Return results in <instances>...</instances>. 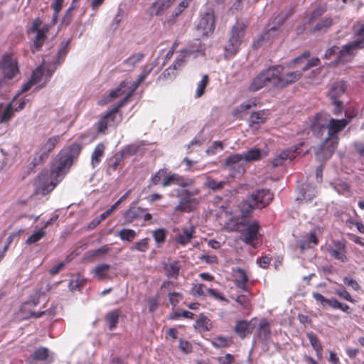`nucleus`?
<instances>
[{
  "mask_svg": "<svg viewBox=\"0 0 364 364\" xmlns=\"http://www.w3.org/2000/svg\"><path fill=\"white\" fill-rule=\"evenodd\" d=\"M166 177V169H159L150 179V186L158 184L162 178Z\"/></svg>",
  "mask_w": 364,
  "mask_h": 364,
  "instance_id": "nucleus-46",
  "label": "nucleus"
},
{
  "mask_svg": "<svg viewBox=\"0 0 364 364\" xmlns=\"http://www.w3.org/2000/svg\"><path fill=\"white\" fill-rule=\"evenodd\" d=\"M245 162L240 154H235L227 158L225 167L229 171L232 177H240L245 171Z\"/></svg>",
  "mask_w": 364,
  "mask_h": 364,
  "instance_id": "nucleus-13",
  "label": "nucleus"
},
{
  "mask_svg": "<svg viewBox=\"0 0 364 364\" xmlns=\"http://www.w3.org/2000/svg\"><path fill=\"white\" fill-rule=\"evenodd\" d=\"M245 162H251L260 160L267 155L263 150L258 148H252L242 154H240Z\"/></svg>",
  "mask_w": 364,
  "mask_h": 364,
  "instance_id": "nucleus-21",
  "label": "nucleus"
},
{
  "mask_svg": "<svg viewBox=\"0 0 364 364\" xmlns=\"http://www.w3.org/2000/svg\"><path fill=\"white\" fill-rule=\"evenodd\" d=\"M316 193V190L315 187L307 185L306 189L303 192V198L306 200H311Z\"/></svg>",
  "mask_w": 364,
  "mask_h": 364,
  "instance_id": "nucleus-54",
  "label": "nucleus"
},
{
  "mask_svg": "<svg viewBox=\"0 0 364 364\" xmlns=\"http://www.w3.org/2000/svg\"><path fill=\"white\" fill-rule=\"evenodd\" d=\"M196 326L200 331H208L211 328V322L205 316H201L196 322Z\"/></svg>",
  "mask_w": 364,
  "mask_h": 364,
  "instance_id": "nucleus-43",
  "label": "nucleus"
},
{
  "mask_svg": "<svg viewBox=\"0 0 364 364\" xmlns=\"http://www.w3.org/2000/svg\"><path fill=\"white\" fill-rule=\"evenodd\" d=\"M105 150V146L102 143H99L95 146L91 156V165L93 168H96L99 165L101 161V159L104 156Z\"/></svg>",
  "mask_w": 364,
  "mask_h": 364,
  "instance_id": "nucleus-25",
  "label": "nucleus"
},
{
  "mask_svg": "<svg viewBox=\"0 0 364 364\" xmlns=\"http://www.w3.org/2000/svg\"><path fill=\"white\" fill-rule=\"evenodd\" d=\"M346 91V85L343 81L336 82L333 84L328 92V96L331 100H338V98L344 94Z\"/></svg>",
  "mask_w": 364,
  "mask_h": 364,
  "instance_id": "nucleus-26",
  "label": "nucleus"
},
{
  "mask_svg": "<svg viewBox=\"0 0 364 364\" xmlns=\"http://www.w3.org/2000/svg\"><path fill=\"white\" fill-rule=\"evenodd\" d=\"M198 202L196 199L190 197L182 199L176 206V211L190 212L196 207Z\"/></svg>",
  "mask_w": 364,
  "mask_h": 364,
  "instance_id": "nucleus-24",
  "label": "nucleus"
},
{
  "mask_svg": "<svg viewBox=\"0 0 364 364\" xmlns=\"http://www.w3.org/2000/svg\"><path fill=\"white\" fill-rule=\"evenodd\" d=\"M111 251V249L107 245H103L101 247L88 251L86 254L88 257L93 258L102 255H105Z\"/></svg>",
  "mask_w": 364,
  "mask_h": 364,
  "instance_id": "nucleus-40",
  "label": "nucleus"
},
{
  "mask_svg": "<svg viewBox=\"0 0 364 364\" xmlns=\"http://www.w3.org/2000/svg\"><path fill=\"white\" fill-rule=\"evenodd\" d=\"M110 269V265L107 264H100L96 266L92 271L94 276L99 279H105L108 278V272Z\"/></svg>",
  "mask_w": 364,
  "mask_h": 364,
  "instance_id": "nucleus-28",
  "label": "nucleus"
},
{
  "mask_svg": "<svg viewBox=\"0 0 364 364\" xmlns=\"http://www.w3.org/2000/svg\"><path fill=\"white\" fill-rule=\"evenodd\" d=\"M215 28V16L212 8H208L201 13L200 20L196 26V31L202 37H210Z\"/></svg>",
  "mask_w": 364,
  "mask_h": 364,
  "instance_id": "nucleus-9",
  "label": "nucleus"
},
{
  "mask_svg": "<svg viewBox=\"0 0 364 364\" xmlns=\"http://www.w3.org/2000/svg\"><path fill=\"white\" fill-rule=\"evenodd\" d=\"M233 282L235 286L243 291H248L247 282L248 277L244 269L235 268L232 269Z\"/></svg>",
  "mask_w": 364,
  "mask_h": 364,
  "instance_id": "nucleus-18",
  "label": "nucleus"
},
{
  "mask_svg": "<svg viewBox=\"0 0 364 364\" xmlns=\"http://www.w3.org/2000/svg\"><path fill=\"white\" fill-rule=\"evenodd\" d=\"M363 33L364 25H362L358 29L359 38L343 46L342 49L338 52V55L335 60V63H348L354 58L357 51L363 48L364 41Z\"/></svg>",
  "mask_w": 364,
  "mask_h": 364,
  "instance_id": "nucleus-7",
  "label": "nucleus"
},
{
  "mask_svg": "<svg viewBox=\"0 0 364 364\" xmlns=\"http://www.w3.org/2000/svg\"><path fill=\"white\" fill-rule=\"evenodd\" d=\"M302 145L303 143H301L296 146L283 150L280 154L274 158L272 160V166L274 167L280 166L284 165L286 161H291L293 160L297 154L298 149Z\"/></svg>",
  "mask_w": 364,
  "mask_h": 364,
  "instance_id": "nucleus-15",
  "label": "nucleus"
},
{
  "mask_svg": "<svg viewBox=\"0 0 364 364\" xmlns=\"http://www.w3.org/2000/svg\"><path fill=\"white\" fill-rule=\"evenodd\" d=\"M119 318V311L117 310L109 311L107 314L105 319L109 326V330L116 328Z\"/></svg>",
  "mask_w": 364,
  "mask_h": 364,
  "instance_id": "nucleus-32",
  "label": "nucleus"
},
{
  "mask_svg": "<svg viewBox=\"0 0 364 364\" xmlns=\"http://www.w3.org/2000/svg\"><path fill=\"white\" fill-rule=\"evenodd\" d=\"M58 169V164L55 165L50 172L43 171L35 179L34 186L38 193L46 195L51 192L66 173L55 174L53 173Z\"/></svg>",
  "mask_w": 364,
  "mask_h": 364,
  "instance_id": "nucleus-4",
  "label": "nucleus"
},
{
  "mask_svg": "<svg viewBox=\"0 0 364 364\" xmlns=\"http://www.w3.org/2000/svg\"><path fill=\"white\" fill-rule=\"evenodd\" d=\"M331 187L338 193L346 196H349L348 185L343 181H336L331 183Z\"/></svg>",
  "mask_w": 364,
  "mask_h": 364,
  "instance_id": "nucleus-36",
  "label": "nucleus"
},
{
  "mask_svg": "<svg viewBox=\"0 0 364 364\" xmlns=\"http://www.w3.org/2000/svg\"><path fill=\"white\" fill-rule=\"evenodd\" d=\"M0 65L3 74L9 79L15 76L18 71L16 61L9 55L4 56Z\"/></svg>",
  "mask_w": 364,
  "mask_h": 364,
  "instance_id": "nucleus-16",
  "label": "nucleus"
},
{
  "mask_svg": "<svg viewBox=\"0 0 364 364\" xmlns=\"http://www.w3.org/2000/svg\"><path fill=\"white\" fill-rule=\"evenodd\" d=\"M154 68V65L153 63L145 65L136 80L133 82L124 81L119 87L109 92L107 101H111L119 97L122 98L105 116L100 119L97 122L98 132L105 133L108 127H115L122 121V116L119 114V108L125 105L127 100L133 95L139 85L147 77Z\"/></svg>",
  "mask_w": 364,
  "mask_h": 364,
  "instance_id": "nucleus-1",
  "label": "nucleus"
},
{
  "mask_svg": "<svg viewBox=\"0 0 364 364\" xmlns=\"http://www.w3.org/2000/svg\"><path fill=\"white\" fill-rule=\"evenodd\" d=\"M143 212L140 208H132L125 212L124 217L128 223H131L135 219L141 217Z\"/></svg>",
  "mask_w": 364,
  "mask_h": 364,
  "instance_id": "nucleus-30",
  "label": "nucleus"
},
{
  "mask_svg": "<svg viewBox=\"0 0 364 364\" xmlns=\"http://www.w3.org/2000/svg\"><path fill=\"white\" fill-rule=\"evenodd\" d=\"M46 235V230L44 228H41L38 230H36L32 235H31L27 240H26V243L27 245H31L36 243L42 238L45 237Z\"/></svg>",
  "mask_w": 364,
  "mask_h": 364,
  "instance_id": "nucleus-35",
  "label": "nucleus"
},
{
  "mask_svg": "<svg viewBox=\"0 0 364 364\" xmlns=\"http://www.w3.org/2000/svg\"><path fill=\"white\" fill-rule=\"evenodd\" d=\"M246 25L237 21L232 27L228 41L225 46V58H231L239 50L245 36Z\"/></svg>",
  "mask_w": 364,
  "mask_h": 364,
  "instance_id": "nucleus-6",
  "label": "nucleus"
},
{
  "mask_svg": "<svg viewBox=\"0 0 364 364\" xmlns=\"http://www.w3.org/2000/svg\"><path fill=\"white\" fill-rule=\"evenodd\" d=\"M267 118V112L262 110L252 113L250 117V124H259L265 122Z\"/></svg>",
  "mask_w": 364,
  "mask_h": 364,
  "instance_id": "nucleus-31",
  "label": "nucleus"
},
{
  "mask_svg": "<svg viewBox=\"0 0 364 364\" xmlns=\"http://www.w3.org/2000/svg\"><path fill=\"white\" fill-rule=\"evenodd\" d=\"M346 223L350 228H355L360 232H364V225L360 222L350 218L346 220Z\"/></svg>",
  "mask_w": 364,
  "mask_h": 364,
  "instance_id": "nucleus-60",
  "label": "nucleus"
},
{
  "mask_svg": "<svg viewBox=\"0 0 364 364\" xmlns=\"http://www.w3.org/2000/svg\"><path fill=\"white\" fill-rule=\"evenodd\" d=\"M276 30V27L274 26H270L269 25L267 27L266 31H264L260 36L257 44H262L263 42L268 41L272 36V32Z\"/></svg>",
  "mask_w": 364,
  "mask_h": 364,
  "instance_id": "nucleus-49",
  "label": "nucleus"
},
{
  "mask_svg": "<svg viewBox=\"0 0 364 364\" xmlns=\"http://www.w3.org/2000/svg\"><path fill=\"white\" fill-rule=\"evenodd\" d=\"M208 75H203L202 79L198 84L196 92V97H200L203 95V93L205 92V89L208 84Z\"/></svg>",
  "mask_w": 364,
  "mask_h": 364,
  "instance_id": "nucleus-47",
  "label": "nucleus"
},
{
  "mask_svg": "<svg viewBox=\"0 0 364 364\" xmlns=\"http://www.w3.org/2000/svg\"><path fill=\"white\" fill-rule=\"evenodd\" d=\"M176 0H156L151 5L152 12L157 16H161L169 9Z\"/></svg>",
  "mask_w": 364,
  "mask_h": 364,
  "instance_id": "nucleus-22",
  "label": "nucleus"
},
{
  "mask_svg": "<svg viewBox=\"0 0 364 364\" xmlns=\"http://www.w3.org/2000/svg\"><path fill=\"white\" fill-rule=\"evenodd\" d=\"M259 336L263 338L264 340H267L270 334V328L269 323L265 320L260 321L259 325Z\"/></svg>",
  "mask_w": 364,
  "mask_h": 364,
  "instance_id": "nucleus-41",
  "label": "nucleus"
},
{
  "mask_svg": "<svg viewBox=\"0 0 364 364\" xmlns=\"http://www.w3.org/2000/svg\"><path fill=\"white\" fill-rule=\"evenodd\" d=\"M324 12H325V9L323 7L318 6V7L316 8L310 14L308 21L309 23L312 22L313 21L316 20V18H318V17L322 16Z\"/></svg>",
  "mask_w": 364,
  "mask_h": 364,
  "instance_id": "nucleus-58",
  "label": "nucleus"
},
{
  "mask_svg": "<svg viewBox=\"0 0 364 364\" xmlns=\"http://www.w3.org/2000/svg\"><path fill=\"white\" fill-rule=\"evenodd\" d=\"M191 0H183L173 9V12L167 19L168 24L171 25L175 22V20L181 15L183 11L188 7Z\"/></svg>",
  "mask_w": 364,
  "mask_h": 364,
  "instance_id": "nucleus-23",
  "label": "nucleus"
},
{
  "mask_svg": "<svg viewBox=\"0 0 364 364\" xmlns=\"http://www.w3.org/2000/svg\"><path fill=\"white\" fill-rule=\"evenodd\" d=\"M205 286L203 284H193L191 293L193 296H205Z\"/></svg>",
  "mask_w": 364,
  "mask_h": 364,
  "instance_id": "nucleus-55",
  "label": "nucleus"
},
{
  "mask_svg": "<svg viewBox=\"0 0 364 364\" xmlns=\"http://www.w3.org/2000/svg\"><path fill=\"white\" fill-rule=\"evenodd\" d=\"M223 144L220 141H215L206 151L208 154H215L218 151L223 150Z\"/></svg>",
  "mask_w": 364,
  "mask_h": 364,
  "instance_id": "nucleus-62",
  "label": "nucleus"
},
{
  "mask_svg": "<svg viewBox=\"0 0 364 364\" xmlns=\"http://www.w3.org/2000/svg\"><path fill=\"white\" fill-rule=\"evenodd\" d=\"M334 293L336 295L339 296L341 298H342L346 301H348L350 302L354 301L353 299H352L351 296L350 295V294L343 288L335 289Z\"/></svg>",
  "mask_w": 364,
  "mask_h": 364,
  "instance_id": "nucleus-59",
  "label": "nucleus"
},
{
  "mask_svg": "<svg viewBox=\"0 0 364 364\" xmlns=\"http://www.w3.org/2000/svg\"><path fill=\"white\" fill-rule=\"evenodd\" d=\"M64 0H53L50 7L53 10V16L52 18L51 24L53 26L57 23L58 14L60 12Z\"/></svg>",
  "mask_w": 364,
  "mask_h": 364,
  "instance_id": "nucleus-37",
  "label": "nucleus"
},
{
  "mask_svg": "<svg viewBox=\"0 0 364 364\" xmlns=\"http://www.w3.org/2000/svg\"><path fill=\"white\" fill-rule=\"evenodd\" d=\"M273 199V194L267 189L257 190L252 193L247 201L240 204V208L243 216L248 215L253 208L262 209Z\"/></svg>",
  "mask_w": 364,
  "mask_h": 364,
  "instance_id": "nucleus-5",
  "label": "nucleus"
},
{
  "mask_svg": "<svg viewBox=\"0 0 364 364\" xmlns=\"http://www.w3.org/2000/svg\"><path fill=\"white\" fill-rule=\"evenodd\" d=\"M230 341L226 338L218 336L214 338V340L212 341V343L216 348H222L229 346Z\"/></svg>",
  "mask_w": 364,
  "mask_h": 364,
  "instance_id": "nucleus-56",
  "label": "nucleus"
},
{
  "mask_svg": "<svg viewBox=\"0 0 364 364\" xmlns=\"http://www.w3.org/2000/svg\"><path fill=\"white\" fill-rule=\"evenodd\" d=\"M195 233L196 227L193 225L183 227L181 232L176 235V241L179 245H186L195 237Z\"/></svg>",
  "mask_w": 364,
  "mask_h": 364,
  "instance_id": "nucleus-19",
  "label": "nucleus"
},
{
  "mask_svg": "<svg viewBox=\"0 0 364 364\" xmlns=\"http://www.w3.org/2000/svg\"><path fill=\"white\" fill-rule=\"evenodd\" d=\"M16 97L12 101L4 105L0 103V124L8 122L14 116Z\"/></svg>",
  "mask_w": 364,
  "mask_h": 364,
  "instance_id": "nucleus-20",
  "label": "nucleus"
},
{
  "mask_svg": "<svg viewBox=\"0 0 364 364\" xmlns=\"http://www.w3.org/2000/svg\"><path fill=\"white\" fill-rule=\"evenodd\" d=\"M343 283L348 287H350L353 290H358L360 288L358 282L350 277H345L343 279Z\"/></svg>",
  "mask_w": 364,
  "mask_h": 364,
  "instance_id": "nucleus-64",
  "label": "nucleus"
},
{
  "mask_svg": "<svg viewBox=\"0 0 364 364\" xmlns=\"http://www.w3.org/2000/svg\"><path fill=\"white\" fill-rule=\"evenodd\" d=\"M255 106H256L255 101L247 100L235 107L232 111V115L235 117H239L242 114L245 113L248 109Z\"/></svg>",
  "mask_w": 364,
  "mask_h": 364,
  "instance_id": "nucleus-29",
  "label": "nucleus"
},
{
  "mask_svg": "<svg viewBox=\"0 0 364 364\" xmlns=\"http://www.w3.org/2000/svg\"><path fill=\"white\" fill-rule=\"evenodd\" d=\"M164 268L168 277L176 278L178 275L180 265L178 262H173L165 264Z\"/></svg>",
  "mask_w": 364,
  "mask_h": 364,
  "instance_id": "nucleus-33",
  "label": "nucleus"
},
{
  "mask_svg": "<svg viewBox=\"0 0 364 364\" xmlns=\"http://www.w3.org/2000/svg\"><path fill=\"white\" fill-rule=\"evenodd\" d=\"M218 361L220 364H232L235 361V358L232 355L227 353L224 356L219 357Z\"/></svg>",
  "mask_w": 364,
  "mask_h": 364,
  "instance_id": "nucleus-63",
  "label": "nucleus"
},
{
  "mask_svg": "<svg viewBox=\"0 0 364 364\" xmlns=\"http://www.w3.org/2000/svg\"><path fill=\"white\" fill-rule=\"evenodd\" d=\"M275 67H279L282 70L275 77L276 87H284L288 85L296 82L302 75V71L299 70L289 72L282 75L284 73V67L282 65H276Z\"/></svg>",
  "mask_w": 364,
  "mask_h": 364,
  "instance_id": "nucleus-14",
  "label": "nucleus"
},
{
  "mask_svg": "<svg viewBox=\"0 0 364 364\" xmlns=\"http://www.w3.org/2000/svg\"><path fill=\"white\" fill-rule=\"evenodd\" d=\"M330 253L332 257L339 261L344 262L346 259L343 244H339L337 249L331 250Z\"/></svg>",
  "mask_w": 364,
  "mask_h": 364,
  "instance_id": "nucleus-39",
  "label": "nucleus"
},
{
  "mask_svg": "<svg viewBox=\"0 0 364 364\" xmlns=\"http://www.w3.org/2000/svg\"><path fill=\"white\" fill-rule=\"evenodd\" d=\"M149 238L141 239L139 241L135 242L130 249L131 250H137L139 252H144L149 249Z\"/></svg>",
  "mask_w": 364,
  "mask_h": 364,
  "instance_id": "nucleus-42",
  "label": "nucleus"
},
{
  "mask_svg": "<svg viewBox=\"0 0 364 364\" xmlns=\"http://www.w3.org/2000/svg\"><path fill=\"white\" fill-rule=\"evenodd\" d=\"M136 232L132 229L123 228L118 232L117 235L122 241L132 242L136 237Z\"/></svg>",
  "mask_w": 364,
  "mask_h": 364,
  "instance_id": "nucleus-34",
  "label": "nucleus"
},
{
  "mask_svg": "<svg viewBox=\"0 0 364 364\" xmlns=\"http://www.w3.org/2000/svg\"><path fill=\"white\" fill-rule=\"evenodd\" d=\"M70 43V39L62 42L57 53L53 58L51 62L46 65V68L45 62L43 61L42 65L38 66L33 72L31 79L35 85H37L38 88H41L46 85L57 66L64 61L68 53Z\"/></svg>",
  "mask_w": 364,
  "mask_h": 364,
  "instance_id": "nucleus-3",
  "label": "nucleus"
},
{
  "mask_svg": "<svg viewBox=\"0 0 364 364\" xmlns=\"http://www.w3.org/2000/svg\"><path fill=\"white\" fill-rule=\"evenodd\" d=\"M193 181L192 179L184 178L176 173H173L165 177L162 182V186L166 187L171 185H177L185 188L193 185Z\"/></svg>",
  "mask_w": 364,
  "mask_h": 364,
  "instance_id": "nucleus-17",
  "label": "nucleus"
},
{
  "mask_svg": "<svg viewBox=\"0 0 364 364\" xmlns=\"http://www.w3.org/2000/svg\"><path fill=\"white\" fill-rule=\"evenodd\" d=\"M48 349L44 347H40L33 353V358L38 360H45L48 357Z\"/></svg>",
  "mask_w": 364,
  "mask_h": 364,
  "instance_id": "nucleus-44",
  "label": "nucleus"
},
{
  "mask_svg": "<svg viewBox=\"0 0 364 364\" xmlns=\"http://www.w3.org/2000/svg\"><path fill=\"white\" fill-rule=\"evenodd\" d=\"M333 23L331 18L327 17L322 19L321 21L316 23L314 27L315 31H323L328 28Z\"/></svg>",
  "mask_w": 364,
  "mask_h": 364,
  "instance_id": "nucleus-50",
  "label": "nucleus"
},
{
  "mask_svg": "<svg viewBox=\"0 0 364 364\" xmlns=\"http://www.w3.org/2000/svg\"><path fill=\"white\" fill-rule=\"evenodd\" d=\"M352 117L350 116L345 119H334L324 113H320L315 116L310 124L313 134L319 137L326 129L328 131V136L315 152L317 157L326 158L331 155L338 144L337 134L347 126Z\"/></svg>",
  "mask_w": 364,
  "mask_h": 364,
  "instance_id": "nucleus-2",
  "label": "nucleus"
},
{
  "mask_svg": "<svg viewBox=\"0 0 364 364\" xmlns=\"http://www.w3.org/2000/svg\"><path fill=\"white\" fill-rule=\"evenodd\" d=\"M60 139V135H55L48 138L44 142H43L33 158V164L38 165L45 161L48 158L50 153L55 149V146L59 142Z\"/></svg>",
  "mask_w": 364,
  "mask_h": 364,
  "instance_id": "nucleus-11",
  "label": "nucleus"
},
{
  "mask_svg": "<svg viewBox=\"0 0 364 364\" xmlns=\"http://www.w3.org/2000/svg\"><path fill=\"white\" fill-rule=\"evenodd\" d=\"M178 348L183 353L186 354L190 353L193 350L191 343L183 339L179 340Z\"/></svg>",
  "mask_w": 364,
  "mask_h": 364,
  "instance_id": "nucleus-57",
  "label": "nucleus"
},
{
  "mask_svg": "<svg viewBox=\"0 0 364 364\" xmlns=\"http://www.w3.org/2000/svg\"><path fill=\"white\" fill-rule=\"evenodd\" d=\"M143 57L142 53H137L127 58L124 63L129 68H132L142 60Z\"/></svg>",
  "mask_w": 364,
  "mask_h": 364,
  "instance_id": "nucleus-45",
  "label": "nucleus"
},
{
  "mask_svg": "<svg viewBox=\"0 0 364 364\" xmlns=\"http://www.w3.org/2000/svg\"><path fill=\"white\" fill-rule=\"evenodd\" d=\"M259 225L256 221L252 222L245 228L240 234L241 240L247 245L256 247L261 242V234L259 232Z\"/></svg>",
  "mask_w": 364,
  "mask_h": 364,
  "instance_id": "nucleus-12",
  "label": "nucleus"
},
{
  "mask_svg": "<svg viewBox=\"0 0 364 364\" xmlns=\"http://www.w3.org/2000/svg\"><path fill=\"white\" fill-rule=\"evenodd\" d=\"M166 236V231L164 228H159L154 231L153 237L156 242L161 243L164 242Z\"/></svg>",
  "mask_w": 364,
  "mask_h": 364,
  "instance_id": "nucleus-52",
  "label": "nucleus"
},
{
  "mask_svg": "<svg viewBox=\"0 0 364 364\" xmlns=\"http://www.w3.org/2000/svg\"><path fill=\"white\" fill-rule=\"evenodd\" d=\"M205 184L208 188H211L212 190L218 191L223 187L225 181H218L213 178H208Z\"/></svg>",
  "mask_w": 364,
  "mask_h": 364,
  "instance_id": "nucleus-51",
  "label": "nucleus"
},
{
  "mask_svg": "<svg viewBox=\"0 0 364 364\" xmlns=\"http://www.w3.org/2000/svg\"><path fill=\"white\" fill-rule=\"evenodd\" d=\"M80 149L79 144H74L65 152L61 153L58 161L56 163L58 164V169L53 173V175L67 173L72 165L73 159L79 154Z\"/></svg>",
  "mask_w": 364,
  "mask_h": 364,
  "instance_id": "nucleus-10",
  "label": "nucleus"
},
{
  "mask_svg": "<svg viewBox=\"0 0 364 364\" xmlns=\"http://www.w3.org/2000/svg\"><path fill=\"white\" fill-rule=\"evenodd\" d=\"M307 338L311 345L312 348L316 352L318 358H322V346L318 341L317 336L312 332L307 333Z\"/></svg>",
  "mask_w": 364,
  "mask_h": 364,
  "instance_id": "nucleus-27",
  "label": "nucleus"
},
{
  "mask_svg": "<svg viewBox=\"0 0 364 364\" xmlns=\"http://www.w3.org/2000/svg\"><path fill=\"white\" fill-rule=\"evenodd\" d=\"M191 53L189 51H186L184 53H181L176 59L175 63L171 65L176 70L183 67L185 64L186 59L188 55H189Z\"/></svg>",
  "mask_w": 364,
  "mask_h": 364,
  "instance_id": "nucleus-48",
  "label": "nucleus"
},
{
  "mask_svg": "<svg viewBox=\"0 0 364 364\" xmlns=\"http://www.w3.org/2000/svg\"><path fill=\"white\" fill-rule=\"evenodd\" d=\"M168 299L171 304L175 306L179 303V301L182 299V295L178 292L169 293Z\"/></svg>",
  "mask_w": 364,
  "mask_h": 364,
  "instance_id": "nucleus-61",
  "label": "nucleus"
},
{
  "mask_svg": "<svg viewBox=\"0 0 364 364\" xmlns=\"http://www.w3.org/2000/svg\"><path fill=\"white\" fill-rule=\"evenodd\" d=\"M248 323L245 321H240L235 326V331L236 333L242 338H245L247 334L250 333Z\"/></svg>",
  "mask_w": 364,
  "mask_h": 364,
  "instance_id": "nucleus-38",
  "label": "nucleus"
},
{
  "mask_svg": "<svg viewBox=\"0 0 364 364\" xmlns=\"http://www.w3.org/2000/svg\"><path fill=\"white\" fill-rule=\"evenodd\" d=\"M281 70L279 67L272 66L262 71L252 80L249 90L255 92L266 86L276 87L275 77Z\"/></svg>",
  "mask_w": 364,
  "mask_h": 364,
  "instance_id": "nucleus-8",
  "label": "nucleus"
},
{
  "mask_svg": "<svg viewBox=\"0 0 364 364\" xmlns=\"http://www.w3.org/2000/svg\"><path fill=\"white\" fill-rule=\"evenodd\" d=\"M310 243H312L314 245H316L318 244V239L315 234L313 232H310L308 241H302L300 244V247L301 250H304L306 247H310Z\"/></svg>",
  "mask_w": 364,
  "mask_h": 364,
  "instance_id": "nucleus-53",
  "label": "nucleus"
}]
</instances>
